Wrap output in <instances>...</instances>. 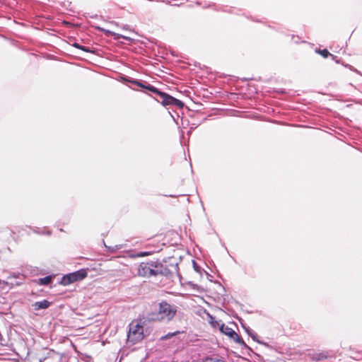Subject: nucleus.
Returning <instances> with one entry per match:
<instances>
[{
	"label": "nucleus",
	"mask_w": 362,
	"mask_h": 362,
	"mask_svg": "<svg viewBox=\"0 0 362 362\" xmlns=\"http://www.w3.org/2000/svg\"><path fill=\"white\" fill-rule=\"evenodd\" d=\"M134 83L137 85L138 86L144 88L150 91H151L152 93H154L156 95H159L160 98L162 99L161 103L165 106L169 105H177L179 107H182L183 105L182 103L180 100H177V99H176L163 92L160 91L159 90H158L156 88H155L153 86H151V85L144 86L139 81H134Z\"/></svg>",
	"instance_id": "nucleus-1"
},
{
	"label": "nucleus",
	"mask_w": 362,
	"mask_h": 362,
	"mask_svg": "<svg viewBox=\"0 0 362 362\" xmlns=\"http://www.w3.org/2000/svg\"><path fill=\"white\" fill-rule=\"evenodd\" d=\"M162 273V264L154 262H141L138 267V275L150 277Z\"/></svg>",
	"instance_id": "nucleus-2"
},
{
	"label": "nucleus",
	"mask_w": 362,
	"mask_h": 362,
	"mask_svg": "<svg viewBox=\"0 0 362 362\" xmlns=\"http://www.w3.org/2000/svg\"><path fill=\"white\" fill-rule=\"evenodd\" d=\"M144 338V327L137 321H133L129 325L127 340L129 343L135 344Z\"/></svg>",
	"instance_id": "nucleus-3"
},
{
	"label": "nucleus",
	"mask_w": 362,
	"mask_h": 362,
	"mask_svg": "<svg viewBox=\"0 0 362 362\" xmlns=\"http://www.w3.org/2000/svg\"><path fill=\"white\" fill-rule=\"evenodd\" d=\"M177 313L175 306L166 302H161L159 305V310L157 314V319L159 320H171Z\"/></svg>",
	"instance_id": "nucleus-4"
},
{
	"label": "nucleus",
	"mask_w": 362,
	"mask_h": 362,
	"mask_svg": "<svg viewBox=\"0 0 362 362\" xmlns=\"http://www.w3.org/2000/svg\"><path fill=\"white\" fill-rule=\"evenodd\" d=\"M87 274L88 273L86 269H79L76 272L63 276L60 284L63 286H69L72 283L84 279L87 276Z\"/></svg>",
	"instance_id": "nucleus-5"
},
{
	"label": "nucleus",
	"mask_w": 362,
	"mask_h": 362,
	"mask_svg": "<svg viewBox=\"0 0 362 362\" xmlns=\"http://www.w3.org/2000/svg\"><path fill=\"white\" fill-rule=\"evenodd\" d=\"M220 331L223 334L233 339L235 342L240 344H245L243 339L233 329H231L228 326L222 324L220 327Z\"/></svg>",
	"instance_id": "nucleus-6"
},
{
	"label": "nucleus",
	"mask_w": 362,
	"mask_h": 362,
	"mask_svg": "<svg viewBox=\"0 0 362 362\" xmlns=\"http://www.w3.org/2000/svg\"><path fill=\"white\" fill-rule=\"evenodd\" d=\"M51 303L47 300H43L42 301L35 302L33 306L35 310L41 309H46L50 305Z\"/></svg>",
	"instance_id": "nucleus-7"
},
{
	"label": "nucleus",
	"mask_w": 362,
	"mask_h": 362,
	"mask_svg": "<svg viewBox=\"0 0 362 362\" xmlns=\"http://www.w3.org/2000/svg\"><path fill=\"white\" fill-rule=\"evenodd\" d=\"M203 362H225L223 359L218 356L206 357Z\"/></svg>",
	"instance_id": "nucleus-8"
},
{
	"label": "nucleus",
	"mask_w": 362,
	"mask_h": 362,
	"mask_svg": "<svg viewBox=\"0 0 362 362\" xmlns=\"http://www.w3.org/2000/svg\"><path fill=\"white\" fill-rule=\"evenodd\" d=\"M52 277L51 276H47L44 278L38 279V284L40 285H48L52 282Z\"/></svg>",
	"instance_id": "nucleus-9"
},
{
	"label": "nucleus",
	"mask_w": 362,
	"mask_h": 362,
	"mask_svg": "<svg viewBox=\"0 0 362 362\" xmlns=\"http://www.w3.org/2000/svg\"><path fill=\"white\" fill-rule=\"evenodd\" d=\"M73 46L78 48V49H80L83 51H85L86 52H91V51L90 50V49L88 47H84V46H81L79 44L75 42L73 44Z\"/></svg>",
	"instance_id": "nucleus-10"
},
{
	"label": "nucleus",
	"mask_w": 362,
	"mask_h": 362,
	"mask_svg": "<svg viewBox=\"0 0 362 362\" xmlns=\"http://www.w3.org/2000/svg\"><path fill=\"white\" fill-rule=\"evenodd\" d=\"M180 333V332H170L168 333L163 337H161L160 339L162 340H166L174 336H175L177 334Z\"/></svg>",
	"instance_id": "nucleus-11"
},
{
	"label": "nucleus",
	"mask_w": 362,
	"mask_h": 362,
	"mask_svg": "<svg viewBox=\"0 0 362 362\" xmlns=\"http://www.w3.org/2000/svg\"><path fill=\"white\" fill-rule=\"evenodd\" d=\"M323 57L327 58L331 54L327 49L320 50L318 52Z\"/></svg>",
	"instance_id": "nucleus-12"
},
{
	"label": "nucleus",
	"mask_w": 362,
	"mask_h": 362,
	"mask_svg": "<svg viewBox=\"0 0 362 362\" xmlns=\"http://www.w3.org/2000/svg\"><path fill=\"white\" fill-rule=\"evenodd\" d=\"M112 35H116V34H115V33H112ZM120 37H122V38H123V39H125V40H127V37H124V36H123V35H118V34H117V37H116L115 38H117V39H118V38H120Z\"/></svg>",
	"instance_id": "nucleus-13"
},
{
	"label": "nucleus",
	"mask_w": 362,
	"mask_h": 362,
	"mask_svg": "<svg viewBox=\"0 0 362 362\" xmlns=\"http://www.w3.org/2000/svg\"><path fill=\"white\" fill-rule=\"evenodd\" d=\"M148 253L147 252H141L140 255H139V257H144L146 255H147Z\"/></svg>",
	"instance_id": "nucleus-14"
},
{
	"label": "nucleus",
	"mask_w": 362,
	"mask_h": 362,
	"mask_svg": "<svg viewBox=\"0 0 362 362\" xmlns=\"http://www.w3.org/2000/svg\"><path fill=\"white\" fill-rule=\"evenodd\" d=\"M250 335L252 337L253 339H255V334H252L251 333H250Z\"/></svg>",
	"instance_id": "nucleus-15"
}]
</instances>
